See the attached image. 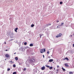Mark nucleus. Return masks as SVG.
<instances>
[{
	"mask_svg": "<svg viewBox=\"0 0 74 74\" xmlns=\"http://www.w3.org/2000/svg\"><path fill=\"white\" fill-rule=\"evenodd\" d=\"M35 61V60L33 59V58H32L31 59H29V60L28 61H27L26 62V64L27 65H29V63H33Z\"/></svg>",
	"mask_w": 74,
	"mask_h": 74,
	"instance_id": "obj_1",
	"label": "nucleus"
},
{
	"mask_svg": "<svg viewBox=\"0 0 74 74\" xmlns=\"http://www.w3.org/2000/svg\"><path fill=\"white\" fill-rule=\"evenodd\" d=\"M45 52V49H42L40 50V53H42V52Z\"/></svg>",
	"mask_w": 74,
	"mask_h": 74,
	"instance_id": "obj_2",
	"label": "nucleus"
},
{
	"mask_svg": "<svg viewBox=\"0 0 74 74\" xmlns=\"http://www.w3.org/2000/svg\"><path fill=\"white\" fill-rule=\"evenodd\" d=\"M62 34H59L57 36H56V38H58V37H61V36H62Z\"/></svg>",
	"mask_w": 74,
	"mask_h": 74,
	"instance_id": "obj_3",
	"label": "nucleus"
},
{
	"mask_svg": "<svg viewBox=\"0 0 74 74\" xmlns=\"http://www.w3.org/2000/svg\"><path fill=\"white\" fill-rule=\"evenodd\" d=\"M5 56L6 58H10V56L8 54H6L5 55Z\"/></svg>",
	"mask_w": 74,
	"mask_h": 74,
	"instance_id": "obj_4",
	"label": "nucleus"
},
{
	"mask_svg": "<svg viewBox=\"0 0 74 74\" xmlns=\"http://www.w3.org/2000/svg\"><path fill=\"white\" fill-rule=\"evenodd\" d=\"M45 69V66H43L42 67L41 69L42 70H44Z\"/></svg>",
	"mask_w": 74,
	"mask_h": 74,
	"instance_id": "obj_5",
	"label": "nucleus"
},
{
	"mask_svg": "<svg viewBox=\"0 0 74 74\" xmlns=\"http://www.w3.org/2000/svg\"><path fill=\"white\" fill-rule=\"evenodd\" d=\"M18 28H16L15 29H14V31L15 32H16V33H17V30H18Z\"/></svg>",
	"mask_w": 74,
	"mask_h": 74,
	"instance_id": "obj_6",
	"label": "nucleus"
},
{
	"mask_svg": "<svg viewBox=\"0 0 74 74\" xmlns=\"http://www.w3.org/2000/svg\"><path fill=\"white\" fill-rule=\"evenodd\" d=\"M53 59H51L49 60V62H53Z\"/></svg>",
	"mask_w": 74,
	"mask_h": 74,
	"instance_id": "obj_7",
	"label": "nucleus"
},
{
	"mask_svg": "<svg viewBox=\"0 0 74 74\" xmlns=\"http://www.w3.org/2000/svg\"><path fill=\"white\" fill-rule=\"evenodd\" d=\"M60 26H64V23H62L60 25Z\"/></svg>",
	"mask_w": 74,
	"mask_h": 74,
	"instance_id": "obj_8",
	"label": "nucleus"
},
{
	"mask_svg": "<svg viewBox=\"0 0 74 74\" xmlns=\"http://www.w3.org/2000/svg\"><path fill=\"white\" fill-rule=\"evenodd\" d=\"M64 65L66 67H69V65H68V64H65Z\"/></svg>",
	"mask_w": 74,
	"mask_h": 74,
	"instance_id": "obj_9",
	"label": "nucleus"
},
{
	"mask_svg": "<svg viewBox=\"0 0 74 74\" xmlns=\"http://www.w3.org/2000/svg\"><path fill=\"white\" fill-rule=\"evenodd\" d=\"M60 27H61L60 25H59L57 27V28H58V29H59Z\"/></svg>",
	"mask_w": 74,
	"mask_h": 74,
	"instance_id": "obj_10",
	"label": "nucleus"
},
{
	"mask_svg": "<svg viewBox=\"0 0 74 74\" xmlns=\"http://www.w3.org/2000/svg\"><path fill=\"white\" fill-rule=\"evenodd\" d=\"M30 47H33V44H31L29 45Z\"/></svg>",
	"mask_w": 74,
	"mask_h": 74,
	"instance_id": "obj_11",
	"label": "nucleus"
},
{
	"mask_svg": "<svg viewBox=\"0 0 74 74\" xmlns=\"http://www.w3.org/2000/svg\"><path fill=\"white\" fill-rule=\"evenodd\" d=\"M65 59L66 60H69V58H68L67 57H66L65 58Z\"/></svg>",
	"mask_w": 74,
	"mask_h": 74,
	"instance_id": "obj_12",
	"label": "nucleus"
},
{
	"mask_svg": "<svg viewBox=\"0 0 74 74\" xmlns=\"http://www.w3.org/2000/svg\"><path fill=\"white\" fill-rule=\"evenodd\" d=\"M51 25V24H48L47 25V26H50Z\"/></svg>",
	"mask_w": 74,
	"mask_h": 74,
	"instance_id": "obj_13",
	"label": "nucleus"
},
{
	"mask_svg": "<svg viewBox=\"0 0 74 74\" xmlns=\"http://www.w3.org/2000/svg\"><path fill=\"white\" fill-rule=\"evenodd\" d=\"M49 69L50 70H51V69H53V68L52 66H51L49 67Z\"/></svg>",
	"mask_w": 74,
	"mask_h": 74,
	"instance_id": "obj_14",
	"label": "nucleus"
},
{
	"mask_svg": "<svg viewBox=\"0 0 74 74\" xmlns=\"http://www.w3.org/2000/svg\"><path fill=\"white\" fill-rule=\"evenodd\" d=\"M15 60H18V58L17 57H16L15 58Z\"/></svg>",
	"mask_w": 74,
	"mask_h": 74,
	"instance_id": "obj_15",
	"label": "nucleus"
},
{
	"mask_svg": "<svg viewBox=\"0 0 74 74\" xmlns=\"http://www.w3.org/2000/svg\"><path fill=\"white\" fill-rule=\"evenodd\" d=\"M45 66L47 67V68H49L50 66L48 65H45Z\"/></svg>",
	"mask_w": 74,
	"mask_h": 74,
	"instance_id": "obj_16",
	"label": "nucleus"
},
{
	"mask_svg": "<svg viewBox=\"0 0 74 74\" xmlns=\"http://www.w3.org/2000/svg\"><path fill=\"white\" fill-rule=\"evenodd\" d=\"M32 27H33L34 26V24H32L31 25Z\"/></svg>",
	"mask_w": 74,
	"mask_h": 74,
	"instance_id": "obj_17",
	"label": "nucleus"
},
{
	"mask_svg": "<svg viewBox=\"0 0 74 74\" xmlns=\"http://www.w3.org/2000/svg\"><path fill=\"white\" fill-rule=\"evenodd\" d=\"M62 69L63 71H66V70H65V69H64L63 67H62Z\"/></svg>",
	"mask_w": 74,
	"mask_h": 74,
	"instance_id": "obj_18",
	"label": "nucleus"
},
{
	"mask_svg": "<svg viewBox=\"0 0 74 74\" xmlns=\"http://www.w3.org/2000/svg\"><path fill=\"white\" fill-rule=\"evenodd\" d=\"M24 44L25 45H27V42H24Z\"/></svg>",
	"mask_w": 74,
	"mask_h": 74,
	"instance_id": "obj_19",
	"label": "nucleus"
},
{
	"mask_svg": "<svg viewBox=\"0 0 74 74\" xmlns=\"http://www.w3.org/2000/svg\"><path fill=\"white\" fill-rule=\"evenodd\" d=\"M69 73L70 74H73V72H70Z\"/></svg>",
	"mask_w": 74,
	"mask_h": 74,
	"instance_id": "obj_20",
	"label": "nucleus"
},
{
	"mask_svg": "<svg viewBox=\"0 0 74 74\" xmlns=\"http://www.w3.org/2000/svg\"><path fill=\"white\" fill-rule=\"evenodd\" d=\"M13 67H16V65H15V64H14L13 65Z\"/></svg>",
	"mask_w": 74,
	"mask_h": 74,
	"instance_id": "obj_21",
	"label": "nucleus"
},
{
	"mask_svg": "<svg viewBox=\"0 0 74 74\" xmlns=\"http://www.w3.org/2000/svg\"><path fill=\"white\" fill-rule=\"evenodd\" d=\"M13 74H16V72H14L13 73Z\"/></svg>",
	"mask_w": 74,
	"mask_h": 74,
	"instance_id": "obj_22",
	"label": "nucleus"
},
{
	"mask_svg": "<svg viewBox=\"0 0 74 74\" xmlns=\"http://www.w3.org/2000/svg\"><path fill=\"white\" fill-rule=\"evenodd\" d=\"M11 35H12V36H13V35H14V33H11Z\"/></svg>",
	"mask_w": 74,
	"mask_h": 74,
	"instance_id": "obj_23",
	"label": "nucleus"
},
{
	"mask_svg": "<svg viewBox=\"0 0 74 74\" xmlns=\"http://www.w3.org/2000/svg\"><path fill=\"white\" fill-rule=\"evenodd\" d=\"M63 3V2L62 1L60 2V4H62Z\"/></svg>",
	"mask_w": 74,
	"mask_h": 74,
	"instance_id": "obj_24",
	"label": "nucleus"
},
{
	"mask_svg": "<svg viewBox=\"0 0 74 74\" xmlns=\"http://www.w3.org/2000/svg\"><path fill=\"white\" fill-rule=\"evenodd\" d=\"M24 71H25V70H26V68H25L23 69Z\"/></svg>",
	"mask_w": 74,
	"mask_h": 74,
	"instance_id": "obj_25",
	"label": "nucleus"
},
{
	"mask_svg": "<svg viewBox=\"0 0 74 74\" xmlns=\"http://www.w3.org/2000/svg\"><path fill=\"white\" fill-rule=\"evenodd\" d=\"M10 68H9V69H8V70H7V71H10Z\"/></svg>",
	"mask_w": 74,
	"mask_h": 74,
	"instance_id": "obj_26",
	"label": "nucleus"
},
{
	"mask_svg": "<svg viewBox=\"0 0 74 74\" xmlns=\"http://www.w3.org/2000/svg\"><path fill=\"white\" fill-rule=\"evenodd\" d=\"M47 54H49V51H48L47 52Z\"/></svg>",
	"mask_w": 74,
	"mask_h": 74,
	"instance_id": "obj_27",
	"label": "nucleus"
},
{
	"mask_svg": "<svg viewBox=\"0 0 74 74\" xmlns=\"http://www.w3.org/2000/svg\"><path fill=\"white\" fill-rule=\"evenodd\" d=\"M56 22H57V23H58V22H59V21L58 20L56 21Z\"/></svg>",
	"mask_w": 74,
	"mask_h": 74,
	"instance_id": "obj_28",
	"label": "nucleus"
},
{
	"mask_svg": "<svg viewBox=\"0 0 74 74\" xmlns=\"http://www.w3.org/2000/svg\"><path fill=\"white\" fill-rule=\"evenodd\" d=\"M14 39H11L10 40H9V41H12V40H13Z\"/></svg>",
	"mask_w": 74,
	"mask_h": 74,
	"instance_id": "obj_29",
	"label": "nucleus"
},
{
	"mask_svg": "<svg viewBox=\"0 0 74 74\" xmlns=\"http://www.w3.org/2000/svg\"><path fill=\"white\" fill-rule=\"evenodd\" d=\"M56 73H57V74H58V73H59V72H58V71H57L56 72Z\"/></svg>",
	"mask_w": 74,
	"mask_h": 74,
	"instance_id": "obj_30",
	"label": "nucleus"
},
{
	"mask_svg": "<svg viewBox=\"0 0 74 74\" xmlns=\"http://www.w3.org/2000/svg\"><path fill=\"white\" fill-rule=\"evenodd\" d=\"M26 48H29V47H26Z\"/></svg>",
	"mask_w": 74,
	"mask_h": 74,
	"instance_id": "obj_31",
	"label": "nucleus"
},
{
	"mask_svg": "<svg viewBox=\"0 0 74 74\" xmlns=\"http://www.w3.org/2000/svg\"><path fill=\"white\" fill-rule=\"evenodd\" d=\"M9 62L10 63V62H11V64H12V60H11L10 62Z\"/></svg>",
	"mask_w": 74,
	"mask_h": 74,
	"instance_id": "obj_32",
	"label": "nucleus"
},
{
	"mask_svg": "<svg viewBox=\"0 0 74 74\" xmlns=\"http://www.w3.org/2000/svg\"><path fill=\"white\" fill-rule=\"evenodd\" d=\"M59 66H57V68H59Z\"/></svg>",
	"mask_w": 74,
	"mask_h": 74,
	"instance_id": "obj_33",
	"label": "nucleus"
},
{
	"mask_svg": "<svg viewBox=\"0 0 74 74\" xmlns=\"http://www.w3.org/2000/svg\"><path fill=\"white\" fill-rule=\"evenodd\" d=\"M40 38H41V35H40Z\"/></svg>",
	"mask_w": 74,
	"mask_h": 74,
	"instance_id": "obj_34",
	"label": "nucleus"
},
{
	"mask_svg": "<svg viewBox=\"0 0 74 74\" xmlns=\"http://www.w3.org/2000/svg\"><path fill=\"white\" fill-rule=\"evenodd\" d=\"M41 36H44V34H41L40 35Z\"/></svg>",
	"mask_w": 74,
	"mask_h": 74,
	"instance_id": "obj_35",
	"label": "nucleus"
},
{
	"mask_svg": "<svg viewBox=\"0 0 74 74\" xmlns=\"http://www.w3.org/2000/svg\"><path fill=\"white\" fill-rule=\"evenodd\" d=\"M43 58H44V55H43Z\"/></svg>",
	"mask_w": 74,
	"mask_h": 74,
	"instance_id": "obj_36",
	"label": "nucleus"
},
{
	"mask_svg": "<svg viewBox=\"0 0 74 74\" xmlns=\"http://www.w3.org/2000/svg\"><path fill=\"white\" fill-rule=\"evenodd\" d=\"M64 60H66V59H65V58L63 59Z\"/></svg>",
	"mask_w": 74,
	"mask_h": 74,
	"instance_id": "obj_37",
	"label": "nucleus"
},
{
	"mask_svg": "<svg viewBox=\"0 0 74 74\" xmlns=\"http://www.w3.org/2000/svg\"><path fill=\"white\" fill-rule=\"evenodd\" d=\"M73 47H74V44H73Z\"/></svg>",
	"mask_w": 74,
	"mask_h": 74,
	"instance_id": "obj_38",
	"label": "nucleus"
},
{
	"mask_svg": "<svg viewBox=\"0 0 74 74\" xmlns=\"http://www.w3.org/2000/svg\"><path fill=\"white\" fill-rule=\"evenodd\" d=\"M8 51V50H5V51Z\"/></svg>",
	"mask_w": 74,
	"mask_h": 74,
	"instance_id": "obj_39",
	"label": "nucleus"
},
{
	"mask_svg": "<svg viewBox=\"0 0 74 74\" xmlns=\"http://www.w3.org/2000/svg\"><path fill=\"white\" fill-rule=\"evenodd\" d=\"M14 55L16 54V53H14Z\"/></svg>",
	"mask_w": 74,
	"mask_h": 74,
	"instance_id": "obj_40",
	"label": "nucleus"
},
{
	"mask_svg": "<svg viewBox=\"0 0 74 74\" xmlns=\"http://www.w3.org/2000/svg\"><path fill=\"white\" fill-rule=\"evenodd\" d=\"M6 44V42H5V44Z\"/></svg>",
	"mask_w": 74,
	"mask_h": 74,
	"instance_id": "obj_41",
	"label": "nucleus"
},
{
	"mask_svg": "<svg viewBox=\"0 0 74 74\" xmlns=\"http://www.w3.org/2000/svg\"><path fill=\"white\" fill-rule=\"evenodd\" d=\"M54 70H55V68H54Z\"/></svg>",
	"mask_w": 74,
	"mask_h": 74,
	"instance_id": "obj_42",
	"label": "nucleus"
},
{
	"mask_svg": "<svg viewBox=\"0 0 74 74\" xmlns=\"http://www.w3.org/2000/svg\"><path fill=\"white\" fill-rule=\"evenodd\" d=\"M70 37H72V35H71V36H70Z\"/></svg>",
	"mask_w": 74,
	"mask_h": 74,
	"instance_id": "obj_43",
	"label": "nucleus"
},
{
	"mask_svg": "<svg viewBox=\"0 0 74 74\" xmlns=\"http://www.w3.org/2000/svg\"><path fill=\"white\" fill-rule=\"evenodd\" d=\"M59 71V70H56V71Z\"/></svg>",
	"mask_w": 74,
	"mask_h": 74,
	"instance_id": "obj_44",
	"label": "nucleus"
},
{
	"mask_svg": "<svg viewBox=\"0 0 74 74\" xmlns=\"http://www.w3.org/2000/svg\"><path fill=\"white\" fill-rule=\"evenodd\" d=\"M5 60H6V59H5Z\"/></svg>",
	"mask_w": 74,
	"mask_h": 74,
	"instance_id": "obj_45",
	"label": "nucleus"
},
{
	"mask_svg": "<svg viewBox=\"0 0 74 74\" xmlns=\"http://www.w3.org/2000/svg\"><path fill=\"white\" fill-rule=\"evenodd\" d=\"M14 63V62H12V63Z\"/></svg>",
	"mask_w": 74,
	"mask_h": 74,
	"instance_id": "obj_46",
	"label": "nucleus"
},
{
	"mask_svg": "<svg viewBox=\"0 0 74 74\" xmlns=\"http://www.w3.org/2000/svg\"><path fill=\"white\" fill-rule=\"evenodd\" d=\"M10 33H9V35H10Z\"/></svg>",
	"mask_w": 74,
	"mask_h": 74,
	"instance_id": "obj_47",
	"label": "nucleus"
},
{
	"mask_svg": "<svg viewBox=\"0 0 74 74\" xmlns=\"http://www.w3.org/2000/svg\"><path fill=\"white\" fill-rule=\"evenodd\" d=\"M51 56H52V55Z\"/></svg>",
	"mask_w": 74,
	"mask_h": 74,
	"instance_id": "obj_48",
	"label": "nucleus"
},
{
	"mask_svg": "<svg viewBox=\"0 0 74 74\" xmlns=\"http://www.w3.org/2000/svg\"><path fill=\"white\" fill-rule=\"evenodd\" d=\"M19 65H20V64H19Z\"/></svg>",
	"mask_w": 74,
	"mask_h": 74,
	"instance_id": "obj_49",
	"label": "nucleus"
},
{
	"mask_svg": "<svg viewBox=\"0 0 74 74\" xmlns=\"http://www.w3.org/2000/svg\"><path fill=\"white\" fill-rule=\"evenodd\" d=\"M73 36H74V34H73Z\"/></svg>",
	"mask_w": 74,
	"mask_h": 74,
	"instance_id": "obj_50",
	"label": "nucleus"
}]
</instances>
